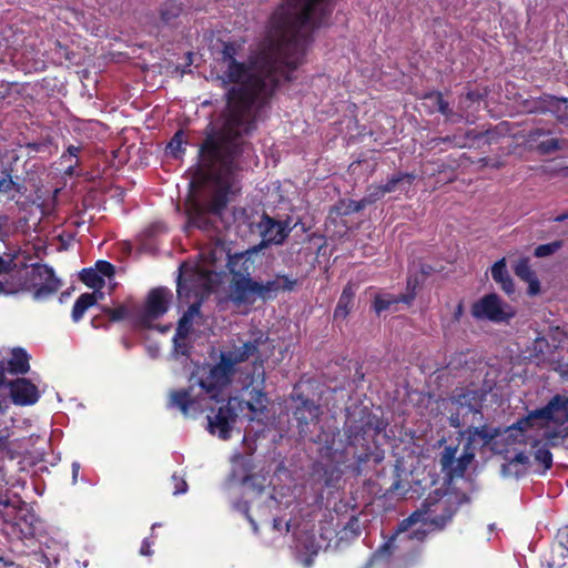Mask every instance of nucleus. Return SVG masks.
Returning <instances> with one entry per match:
<instances>
[{
  "mask_svg": "<svg viewBox=\"0 0 568 568\" xmlns=\"http://www.w3.org/2000/svg\"><path fill=\"white\" fill-rule=\"evenodd\" d=\"M236 422V417L226 404L220 406L217 410L211 409L207 415V430L217 435L221 439L226 440L231 437V432Z\"/></svg>",
  "mask_w": 568,
  "mask_h": 568,
  "instance_id": "obj_15",
  "label": "nucleus"
},
{
  "mask_svg": "<svg viewBox=\"0 0 568 568\" xmlns=\"http://www.w3.org/2000/svg\"><path fill=\"white\" fill-rule=\"evenodd\" d=\"M559 149H561V144H560V140H558V139H549V140L540 142L537 145V151L540 154H545V155L551 154V153L558 151Z\"/></svg>",
  "mask_w": 568,
  "mask_h": 568,
  "instance_id": "obj_49",
  "label": "nucleus"
},
{
  "mask_svg": "<svg viewBox=\"0 0 568 568\" xmlns=\"http://www.w3.org/2000/svg\"><path fill=\"white\" fill-rule=\"evenodd\" d=\"M32 274L34 280L40 281L36 284L38 288L33 293L36 300H42L54 294L61 286V282L55 276L53 268L45 264H34Z\"/></svg>",
  "mask_w": 568,
  "mask_h": 568,
  "instance_id": "obj_16",
  "label": "nucleus"
},
{
  "mask_svg": "<svg viewBox=\"0 0 568 568\" xmlns=\"http://www.w3.org/2000/svg\"><path fill=\"white\" fill-rule=\"evenodd\" d=\"M470 313L476 320H488L495 323L506 322L515 315L513 308L495 293L487 294L475 302Z\"/></svg>",
  "mask_w": 568,
  "mask_h": 568,
  "instance_id": "obj_11",
  "label": "nucleus"
},
{
  "mask_svg": "<svg viewBox=\"0 0 568 568\" xmlns=\"http://www.w3.org/2000/svg\"><path fill=\"white\" fill-rule=\"evenodd\" d=\"M151 541L149 540V538H144L142 544H141V547H140V555L142 556H151L153 554L152 549H151Z\"/></svg>",
  "mask_w": 568,
  "mask_h": 568,
  "instance_id": "obj_60",
  "label": "nucleus"
},
{
  "mask_svg": "<svg viewBox=\"0 0 568 568\" xmlns=\"http://www.w3.org/2000/svg\"><path fill=\"white\" fill-rule=\"evenodd\" d=\"M387 423L372 414L366 409H361L357 414H352L344 425V435L348 446H356L362 440H365V435L373 430L378 435L385 430Z\"/></svg>",
  "mask_w": 568,
  "mask_h": 568,
  "instance_id": "obj_9",
  "label": "nucleus"
},
{
  "mask_svg": "<svg viewBox=\"0 0 568 568\" xmlns=\"http://www.w3.org/2000/svg\"><path fill=\"white\" fill-rule=\"evenodd\" d=\"M297 284V278L277 274L273 280L260 283V298L273 300L280 292H292Z\"/></svg>",
  "mask_w": 568,
  "mask_h": 568,
  "instance_id": "obj_23",
  "label": "nucleus"
},
{
  "mask_svg": "<svg viewBox=\"0 0 568 568\" xmlns=\"http://www.w3.org/2000/svg\"><path fill=\"white\" fill-rule=\"evenodd\" d=\"M535 459L538 460L545 468H550L552 464V456L548 448L545 446L538 447L535 450Z\"/></svg>",
  "mask_w": 568,
  "mask_h": 568,
  "instance_id": "obj_53",
  "label": "nucleus"
},
{
  "mask_svg": "<svg viewBox=\"0 0 568 568\" xmlns=\"http://www.w3.org/2000/svg\"><path fill=\"white\" fill-rule=\"evenodd\" d=\"M550 134V131L549 130H545V129H534L531 130L528 135H527V141L528 142H536L540 136H545V135H548Z\"/></svg>",
  "mask_w": 568,
  "mask_h": 568,
  "instance_id": "obj_58",
  "label": "nucleus"
},
{
  "mask_svg": "<svg viewBox=\"0 0 568 568\" xmlns=\"http://www.w3.org/2000/svg\"><path fill=\"white\" fill-rule=\"evenodd\" d=\"M267 336L260 333L254 338L243 342L241 345H234L232 349L221 352L235 367L237 364L244 363L250 358H254V363L260 362L262 366L264 358H262L261 347L267 343Z\"/></svg>",
  "mask_w": 568,
  "mask_h": 568,
  "instance_id": "obj_13",
  "label": "nucleus"
},
{
  "mask_svg": "<svg viewBox=\"0 0 568 568\" xmlns=\"http://www.w3.org/2000/svg\"><path fill=\"white\" fill-rule=\"evenodd\" d=\"M341 214L343 215H349V214H353V213H357V212H361L362 210H364L367 205V203L365 202L364 197L359 201H355V200H344V201H341Z\"/></svg>",
  "mask_w": 568,
  "mask_h": 568,
  "instance_id": "obj_44",
  "label": "nucleus"
},
{
  "mask_svg": "<svg viewBox=\"0 0 568 568\" xmlns=\"http://www.w3.org/2000/svg\"><path fill=\"white\" fill-rule=\"evenodd\" d=\"M26 273L27 264L24 262H17V267H14L10 273H7L6 275L8 277L2 281L6 295L17 294L27 288Z\"/></svg>",
  "mask_w": 568,
  "mask_h": 568,
  "instance_id": "obj_26",
  "label": "nucleus"
},
{
  "mask_svg": "<svg viewBox=\"0 0 568 568\" xmlns=\"http://www.w3.org/2000/svg\"><path fill=\"white\" fill-rule=\"evenodd\" d=\"M466 426V429L459 430L458 437L469 435V437H471L474 442L477 444V446L480 448L488 446L494 439H496L503 434V429L500 427H494L488 424L474 426V424H471L470 420Z\"/></svg>",
  "mask_w": 568,
  "mask_h": 568,
  "instance_id": "obj_21",
  "label": "nucleus"
},
{
  "mask_svg": "<svg viewBox=\"0 0 568 568\" xmlns=\"http://www.w3.org/2000/svg\"><path fill=\"white\" fill-rule=\"evenodd\" d=\"M246 403L247 399L230 397L225 404L229 408L232 409V413H234V416L237 418L240 414H244L245 410H247Z\"/></svg>",
  "mask_w": 568,
  "mask_h": 568,
  "instance_id": "obj_51",
  "label": "nucleus"
},
{
  "mask_svg": "<svg viewBox=\"0 0 568 568\" xmlns=\"http://www.w3.org/2000/svg\"><path fill=\"white\" fill-rule=\"evenodd\" d=\"M332 11L326 0H283L270 19L266 37L248 63L239 62L233 43H224L221 62L224 82L235 83L226 97L216 129L211 128L199 149L195 170L197 183H212L217 191L207 202H195L189 210L190 223L204 231L216 227L235 193L241 156L250 144L245 138L256 129L258 111L268 102L282 79L292 81V72L302 63L311 33Z\"/></svg>",
  "mask_w": 568,
  "mask_h": 568,
  "instance_id": "obj_1",
  "label": "nucleus"
},
{
  "mask_svg": "<svg viewBox=\"0 0 568 568\" xmlns=\"http://www.w3.org/2000/svg\"><path fill=\"white\" fill-rule=\"evenodd\" d=\"M422 281L423 280L419 278V276L416 272L409 271V276L407 277V288H406L407 292L406 293H413L415 296L416 295L415 291Z\"/></svg>",
  "mask_w": 568,
  "mask_h": 568,
  "instance_id": "obj_57",
  "label": "nucleus"
},
{
  "mask_svg": "<svg viewBox=\"0 0 568 568\" xmlns=\"http://www.w3.org/2000/svg\"><path fill=\"white\" fill-rule=\"evenodd\" d=\"M183 138V132L178 131L166 146L168 152L172 154L174 158H179L180 153L182 152V145L184 143Z\"/></svg>",
  "mask_w": 568,
  "mask_h": 568,
  "instance_id": "obj_45",
  "label": "nucleus"
},
{
  "mask_svg": "<svg viewBox=\"0 0 568 568\" xmlns=\"http://www.w3.org/2000/svg\"><path fill=\"white\" fill-rule=\"evenodd\" d=\"M414 301V294L413 293H404L399 294L396 297H384V296H377L374 302V308L377 314L382 313L383 311L388 310L393 304L397 303H405L409 305Z\"/></svg>",
  "mask_w": 568,
  "mask_h": 568,
  "instance_id": "obj_34",
  "label": "nucleus"
},
{
  "mask_svg": "<svg viewBox=\"0 0 568 568\" xmlns=\"http://www.w3.org/2000/svg\"><path fill=\"white\" fill-rule=\"evenodd\" d=\"M487 394L486 388L474 385L456 388L450 396L456 412L449 416V425L454 428H462L470 420L471 424L480 423L484 419L483 406Z\"/></svg>",
  "mask_w": 568,
  "mask_h": 568,
  "instance_id": "obj_4",
  "label": "nucleus"
},
{
  "mask_svg": "<svg viewBox=\"0 0 568 568\" xmlns=\"http://www.w3.org/2000/svg\"><path fill=\"white\" fill-rule=\"evenodd\" d=\"M465 444L463 446V452L459 457H457L458 445L456 446H446L443 452L439 454V465L442 473L448 479L464 477L466 470L469 465L474 462L476 456V450L478 448L477 444L474 442L469 435H464Z\"/></svg>",
  "mask_w": 568,
  "mask_h": 568,
  "instance_id": "obj_7",
  "label": "nucleus"
},
{
  "mask_svg": "<svg viewBox=\"0 0 568 568\" xmlns=\"http://www.w3.org/2000/svg\"><path fill=\"white\" fill-rule=\"evenodd\" d=\"M402 470L400 463L397 462L395 465V480L392 483L390 487L387 489V493H399V494H406L407 493V483L402 480L399 471Z\"/></svg>",
  "mask_w": 568,
  "mask_h": 568,
  "instance_id": "obj_46",
  "label": "nucleus"
},
{
  "mask_svg": "<svg viewBox=\"0 0 568 568\" xmlns=\"http://www.w3.org/2000/svg\"><path fill=\"white\" fill-rule=\"evenodd\" d=\"M528 464L529 457L525 453H518L509 463L501 465V474L504 476H518L525 470Z\"/></svg>",
  "mask_w": 568,
  "mask_h": 568,
  "instance_id": "obj_36",
  "label": "nucleus"
},
{
  "mask_svg": "<svg viewBox=\"0 0 568 568\" xmlns=\"http://www.w3.org/2000/svg\"><path fill=\"white\" fill-rule=\"evenodd\" d=\"M449 499H430L408 517L402 519L390 537L378 547L373 557L359 568H373L375 559L389 558L397 548L398 539L424 542L433 531H442L453 520L456 514Z\"/></svg>",
  "mask_w": 568,
  "mask_h": 568,
  "instance_id": "obj_2",
  "label": "nucleus"
},
{
  "mask_svg": "<svg viewBox=\"0 0 568 568\" xmlns=\"http://www.w3.org/2000/svg\"><path fill=\"white\" fill-rule=\"evenodd\" d=\"M194 377H195V374L193 373L190 378V382L192 384L189 388L171 390L169 394V402H168L169 407H174V408L180 409L181 413L185 417L193 416L194 414L192 413V410H194V412L196 410L194 408L196 400H195V397L192 395L193 385H195Z\"/></svg>",
  "mask_w": 568,
  "mask_h": 568,
  "instance_id": "obj_22",
  "label": "nucleus"
},
{
  "mask_svg": "<svg viewBox=\"0 0 568 568\" xmlns=\"http://www.w3.org/2000/svg\"><path fill=\"white\" fill-rule=\"evenodd\" d=\"M202 372L200 377H194V384L199 385L210 398L217 400L222 392L232 384L236 368L221 353L220 361L207 369L203 368Z\"/></svg>",
  "mask_w": 568,
  "mask_h": 568,
  "instance_id": "obj_6",
  "label": "nucleus"
},
{
  "mask_svg": "<svg viewBox=\"0 0 568 568\" xmlns=\"http://www.w3.org/2000/svg\"><path fill=\"white\" fill-rule=\"evenodd\" d=\"M561 246H562V243L560 241H555L551 243L538 245L535 248V256H537V257L549 256V255L554 254L555 252H557Z\"/></svg>",
  "mask_w": 568,
  "mask_h": 568,
  "instance_id": "obj_47",
  "label": "nucleus"
},
{
  "mask_svg": "<svg viewBox=\"0 0 568 568\" xmlns=\"http://www.w3.org/2000/svg\"><path fill=\"white\" fill-rule=\"evenodd\" d=\"M95 266H97V272L100 275H104L108 277H111L114 275V271H115L114 266L106 261H99V262H97Z\"/></svg>",
  "mask_w": 568,
  "mask_h": 568,
  "instance_id": "obj_55",
  "label": "nucleus"
},
{
  "mask_svg": "<svg viewBox=\"0 0 568 568\" xmlns=\"http://www.w3.org/2000/svg\"><path fill=\"white\" fill-rule=\"evenodd\" d=\"M568 103L567 98H558L554 95H548L545 98H539L536 101H534V104L531 108H529L528 112L530 113H546V112H552L556 114L557 119L560 122H565L567 120V116L564 115L561 112V104Z\"/></svg>",
  "mask_w": 568,
  "mask_h": 568,
  "instance_id": "obj_25",
  "label": "nucleus"
},
{
  "mask_svg": "<svg viewBox=\"0 0 568 568\" xmlns=\"http://www.w3.org/2000/svg\"><path fill=\"white\" fill-rule=\"evenodd\" d=\"M22 504H24L23 499H9V498L0 499V505H2L4 507L17 508L18 509L17 518L28 521V515L23 514V508L21 507Z\"/></svg>",
  "mask_w": 568,
  "mask_h": 568,
  "instance_id": "obj_52",
  "label": "nucleus"
},
{
  "mask_svg": "<svg viewBox=\"0 0 568 568\" xmlns=\"http://www.w3.org/2000/svg\"><path fill=\"white\" fill-rule=\"evenodd\" d=\"M257 229L262 236V241L260 244L254 246L258 251L270 244H282L292 231L287 221H277L265 213L257 223Z\"/></svg>",
  "mask_w": 568,
  "mask_h": 568,
  "instance_id": "obj_12",
  "label": "nucleus"
},
{
  "mask_svg": "<svg viewBox=\"0 0 568 568\" xmlns=\"http://www.w3.org/2000/svg\"><path fill=\"white\" fill-rule=\"evenodd\" d=\"M248 398L246 403L247 410L252 413L251 416H248L250 420H253L256 415L264 414L266 410L268 398L266 393H264L262 389L252 388L247 392Z\"/></svg>",
  "mask_w": 568,
  "mask_h": 568,
  "instance_id": "obj_29",
  "label": "nucleus"
},
{
  "mask_svg": "<svg viewBox=\"0 0 568 568\" xmlns=\"http://www.w3.org/2000/svg\"><path fill=\"white\" fill-rule=\"evenodd\" d=\"M293 402L292 415L296 422L298 434L302 438L308 437L310 426L317 424L322 414L321 406L314 400L294 390L291 395Z\"/></svg>",
  "mask_w": 568,
  "mask_h": 568,
  "instance_id": "obj_10",
  "label": "nucleus"
},
{
  "mask_svg": "<svg viewBox=\"0 0 568 568\" xmlns=\"http://www.w3.org/2000/svg\"><path fill=\"white\" fill-rule=\"evenodd\" d=\"M352 499H338L334 503L333 509H329L331 499H313L304 510L302 503L297 506L302 511L301 517L306 523L318 520L329 516L331 523L341 541H351L358 538L363 528L369 523L368 514L363 509L358 510L357 505L351 504Z\"/></svg>",
  "mask_w": 568,
  "mask_h": 568,
  "instance_id": "obj_3",
  "label": "nucleus"
},
{
  "mask_svg": "<svg viewBox=\"0 0 568 568\" xmlns=\"http://www.w3.org/2000/svg\"><path fill=\"white\" fill-rule=\"evenodd\" d=\"M182 8L174 0H169L161 9V18L165 23H170L180 16Z\"/></svg>",
  "mask_w": 568,
  "mask_h": 568,
  "instance_id": "obj_43",
  "label": "nucleus"
},
{
  "mask_svg": "<svg viewBox=\"0 0 568 568\" xmlns=\"http://www.w3.org/2000/svg\"><path fill=\"white\" fill-rule=\"evenodd\" d=\"M354 298V292L351 286H346L336 305V308L334 311V318L335 320H345L349 313L351 305Z\"/></svg>",
  "mask_w": 568,
  "mask_h": 568,
  "instance_id": "obj_35",
  "label": "nucleus"
},
{
  "mask_svg": "<svg viewBox=\"0 0 568 568\" xmlns=\"http://www.w3.org/2000/svg\"><path fill=\"white\" fill-rule=\"evenodd\" d=\"M172 293L169 288L160 286L152 288L143 306L136 305L133 320L140 327L151 328L152 322L162 317L169 310Z\"/></svg>",
  "mask_w": 568,
  "mask_h": 568,
  "instance_id": "obj_8",
  "label": "nucleus"
},
{
  "mask_svg": "<svg viewBox=\"0 0 568 568\" xmlns=\"http://www.w3.org/2000/svg\"><path fill=\"white\" fill-rule=\"evenodd\" d=\"M14 190L19 194H23L26 191L24 185L13 181L10 170L4 169L0 174V194L8 193Z\"/></svg>",
  "mask_w": 568,
  "mask_h": 568,
  "instance_id": "obj_40",
  "label": "nucleus"
},
{
  "mask_svg": "<svg viewBox=\"0 0 568 568\" xmlns=\"http://www.w3.org/2000/svg\"><path fill=\"white\" fill-rule=\"evenodd\" d=\"M80 280L91 288H101L104 284L102 276L93 268H83L80 273Z\"/></svg>",
  "mask_w": 568,
  "mask_h": 568,
  "instance_id": "obj_42",
  "label": "nucleus"
},
{
  "mask_svg": "<svg viewBox=\"0 0 568 568\" xmlns=\"http://www.w3.org/2000/svg\"><path fill=\"white\" fill-rule=\"evenodd\" d=\"M513 271L517 277L528 284V295L535 296L540 293V282L529 264V257L519 258L514 264Z\"/></svg>",
  "mask_w": 568,
  "mask_h": 568,
  "instance_id": "obj_24",
  "label": "nucleus"
},
{
  "mask_svg": "<svg viewBox=\"0 0 568 568\" xmlns=\"http://www.w3.org/2000/svg\"><path fill=\"white\" fill-rule=\"evenodd\" d=\"M268 485L270 483L267 481V478L257 474L246 476L243 479V486L245 487L246 493L256 495L267 494L270 497H273L271 493L266 491Z\"/></svg>",
  "mask_w": 568,
  "mask_h": 568,
  "instance_id": "obj_33",
  "label": "nucleus"
},
{
  "mask_svg": "<svg viewBox=\"0 0 568 568\" xmlns=\"http://www.w3.org/2000/svg\"><path fill=\"white\" fill-rule=\"evenodd\" d=\"M173 349L171 356L174 359H179L181 356L190 357V353L192 349V344L189 341V337H179L178 333L173 336Z\"/></svg>",
  "mask_w": 568,
  "mask_h": 568,
  "instance_id": "obj_39",
  "label": "nucleus"
},
{
  "mask_svg": "<svg viewBox=\"0 0 568 568\" xmlns=\"http://www.w3.org/2000/svg\"><path fill=\"white\" fill-rule=\"evenodd\" d=\"M6 371L13 375H23L30 371L29 356L23 348L17 347L12 349Z\"/></svg>",
  "mask_w": 568,
  "mask_h": 568,
  "instance_id": "obj_30",
  "label": "nucleus"
},
{
  "mask_svg": "<svg viewBox=\"0 0 568 568\" xmlns=\"http://www.w3.org/2000/svg\"><path fill=\"white\" fill-rule=\"evenodd\" d=\"M67 151H68L70 156H77L79 151H80V148L74 146V145H70Z\"/></svg>",
  "mask_w": 568,
  "mask_h": 568,
  "instance_id": "obj_64",
  "label": "nucleus"
},
{
  "mask_svg": "<svg viewBox=\"0 0 568 568\" xmlns=\"http://www.w3.org/2000/svg\"><path fill=\"white\" fill-rule=\"evenodd\" d=\"M17 253H9L0 256V276L10 273L12 270H14V267H17Z\"/></svg>",
  "mask_w": 568,
  "mask_h": 568,
  "instance_id": "obj_48",
  "label": "nucleus"
},
{
  "mask_svg": "<svg viewBox=\"0 0 568 568\" xmlns=\"http://www.w3.org/2000/svg\"><path fill=\"white\" fill-rule=\"evenodd\" d=\"M260 251L253 246L244 252L229 254L227 268L232 277H252V273L255 268L254 256Z\"/></svg>",
  "mask_w": 568,
  "mask_h": 568,
  "instance_id": "obj_20",
  "label": "nucleus"
},
{
  "mask_svg": "<svg viewBox=\"0 0 568 568\" xmlns=\"http://www.w3.org/2000/svg\"><path fill=\"white\" fill-rule=\"evenodd\" d=\"M255 296L260 297V282L252 277H232L230 282V298L237 305L252 304Z\"/></svg>",
  "mask_w": 568,
  "mask_h": 568,
  "instance_id": "obj_17",
  "label": "nucleus"
},
{
  "mask_svg": "<svg viewBox=\"0 0 568 568\" xmlns=\"http://www.w3.org/2000/svg\"><path fill=\"white\" fill-rule=\"evenodd\" d=\"M410 272H416L417 274L419 273L422 280H424L425 277L433 274L435 272V268L429 264L418 262L413 264V266L410 267Z\"/></svg>",
  "mask_w": 568,
  "mask_h": 568,
  "instance_id": "obj_54",
  "label": "nucleus"
},
{
  "mask_svg": "<svg viewBox=\"0 0 568 568\" xmlns=\"http://www.w3.org/2000/svg\"><path fill=\"white\" fill-rule=\"evenodd\" d=\"M10 389V396L16 405H32L38 402L40 394L37 386L27 378H17L3 385Z\"/></svg>",
  "mask_w": 568,
  "mask_h": 568,
  "instance_id": "obj_19",
  "label": "nucleus"
},
{
  "mask_svg": "<svg viewBox=\"0 0 568 568\" xmlns=\"http://www.w3.org/2000/svg\"><path fill=\"white\" fill-rule=\"evenodd\" d=\"M257 500L258 503L255 506L250 505L247 500L243 499H239L234 505L235 509L242 513L250 521L254 530L257 529L256 521H267L271 509L277 508L280 504L278 499Z\"/></svg>",
  "mask_w": 568,
  "mask_h": 568,
  "instance_id": "obj_18",
  "label": "nucleus"
},
{
  "mask_svg": "<svg viewBox=\"0 0 568 568\" xmlns=\"http://www.w3.org/2000/svg\"><path fill=\"white\" fill-rule=\"evenodd\" d=\"M8 221V217L6 215H0V241L4 242L9 233L2 229L3 224H6Z\"/></svg>",
  "mask_w": 568,
  "mask_h": 568,
  "instance_id": "obj_61",
  "label": "nucleus"
},
{
  "mask_svg": "<svg viewBox=\"0 0 568 568\" xmlns=\"http://www.w3.org/2000/svg\"><path fill=\"white\" fill-rule=\"evenodd\" d=\"M568 422V405L565 396L555 395L541 408L529 412V414L518 420L513 427L521 432L532 427H545L550 423L562 426Z\"/></svg>",
  "mask_w": 568,
  "mask_h": 568,
  "instance_id": "obj_5",
  "label": "nucleus"
},
{
  "mask_svg": "<svg viewBox=\"0 0 568 568\" xmlns=\"http://www.w3.org/2000/svg\"><path fill=\"white\" fill-rule=\"evenodd\" d=\"M354 448L353 458L354 464L351 466L355 475H362L366 469L369 468L372 463L374 466L381 464L385 458L384 450L378 447H371L366 444V439L358 443L356 446H348Z\"/></svg>",
  "mask_w": 568,
  "mask_h": 568,
  "instance_id": "obj_14",
  "label": "nucleus"
},
{
  "mask_svg": "<svg viewBox=\"0 0 568 568\" xmlns=\"http://www.w3.org/2000/svg\"><path fill=\"white\" fill-rule=\"evenodd\" d=\"M200 307L201 304L199 302L193 303L181 316L175 329V333H178L179 337H189L193 327V320L195 316L200 315Z\"/></svg>",
  "mask_w": 568,
  "mask_h": 568,
  "instance_id": "obj_31",
  "label": "nucleus"
},
{
  "mask_svg": "<svg viewBox=\"0 0 568 568\" xmlns=\"http://www.w3.org/2000/svg\"><path fill=\"white\" fill-rule=\"evenodd\" d=\"M4 452L6 453L10 452L9 442L6 436H0V453H4Z\"/></svg>",
  "mask_w": 568,
  "mask_h": 568,
  "instance_id": "obj_62",
  "label": "nucleus"
},
{
  "mask_svg": "<svg viewBox=\"0 0 568 568\" xmlns=\"http://www.w3.org/2000/svg\"><path fill=\"white\" fill-rule=\"evenodd\" d=\"M172 483H173V494L174 495H180V494L186 493L187 484L183 478L178 477L176 475H173Z\"/></svg>",
  "mask_w": 568,
  "mask_h": 568,
  "instance_id": "obj_56",
  "label": "nucleus"
},
{
  "mask_svg": "<svg viewBox=\"0 0 568 568\" xmlns=\"http://www.w3.org/2000/svg\"><path fill=\"white\" fill-rule=\"evenodd\" d=\"M385 194H387V192L384 191L383 184L369 186L366 195L364 196V200L367 203V205H371L376 201L381 200Z\"/></svg>",
  "mask_w": 568,
  "mask_h": 568,
  "instance_id": "obj_50",
  "label": "nucleus"
},
{
  "mask_svg": "<svg viewBox=\"0 0 568 568\" xmlns=\"http://www.w3.org/2000/svg\"><path fill=\"white\" fill-rule=\"evenodd\" d=\"M424 99L430 102V112H439L446 116L447 120L456 122L460 119L450 108L449 103L444 100L443 94L438 91L425 94Z\"/></svg>",
  "mask_w": 568,
  "mask_h": 568,
  "instance_id": "obj_28",
  "label": "nucleus"
},
{
  "mask_svg": "<svg viewBox=\"0 0 568 568\" xmlns=\"http://www.w3.org/2000/svg\"><path fill=\"white\" fill-rule=\"evenodd\" d=\"M6 366L3 362H0V386H3L6 384Z\"/></svg>",
  "mask_w": 568,
  "mask_h": 568,
  "instance_id": "obj_63",
  "label": "nucleus"
},
{
  "mask_svg": "<svg viewBox=\"0 0 568 568\" xmlns=\"http://www.w3.org/2000/svg\"><path fill=\"white\" fill-rule=\"evenodd\" d=\"M97 302V294H90V293H84V294H81L74 305H73V308H72V320L74 322H79L83 314L85 313V311L94 305Z\"/></svg>",
  "mask_w": 568,
  "mask_h": 568,
  "instance_id": "obj_37",
  "label": "nucleus"
},
{
  "mask_svg": "<svg viewBox=\"0 0 568 568\" xmlns=\"http://www.w3.org/2000/svg\"><path fill=\"white\" fill-rule=\"evenodd\" d=\"M415 179L416 175L413 173H395L389 179H387V181L383 184L384 191H386L387 193L396 191H406L413 184Z\"/></svg>",
  "mask_w": 568,
  "mask_h": 568,
  "instance_id": "obj_32",
  "label": "nucleus"
},
{
  "mask_svg": "<svg viewBox=\"0 0 568 568\" xmlns=\"http://www.w3.org/2000/svg\"><path fill=\"white\" fill-rule=\"evenodd\" d=\"M135 307L136 305H133L132 307H129L126 305H119L115 308L103 307L102 311L110 317L111 321L119 322L129 316L133 318V312Z\"/></svg>",
  "mask_w": 568,
  "mask_h": 568,
  "instance_id": "obj_41",
  "label": "nucleus"
},
{
  "mask_svg": "<svg viewBox=\"0 0 568 568\" xmlns=\"http://www.w3.org/2000/svg\"><path fill=\"white\" fill-rule=\"evenodd\" d=\"M491 277L496 283L500 285L501 290L506 294L510 295L515 292L514 281L507 271L505 257L498 260L491 266Z\"/></svg>",
  "mask_w": 568,
  "mask_h": 568,
  "instance_id": "obj_27",
  "label": "nucleus"
},
{
  "mask_svg": "<svg viewBox=\"0 0 568 568\" xmlns=\"http://www.w3.org/2000/svg\"><path fill=\"white\" fill-rule=\"evenodd\" d=\"M195 273L193 268L189 267L186 263H182L179 267V276L176 280V292L181 297L183 295H189L190 288L187 286V282L190 277H194Z\"/></svg>",
  "mask_w": 568,
  "mask_h": 568,
  "instance_id": "obj_38",
  "label": "nucleus"
},
{
  "mask_svg": "<svg viewBox=\"0 0 568 568\" xmlns=\"http://www.w3.org/2000/svg\"><path fill=\"white\" fill-rule=\"evenodd\" d=\"M273 528L277 531L285 530L286 532L290 531L291 527V520L283 521L282 518L275 517L272 519Z\"/></svg>",
  "mask_w": 568,
  "mask_h": 568,
  "instance_id": "obj_59",
  "label": "nucleus"
}]
</instances>
